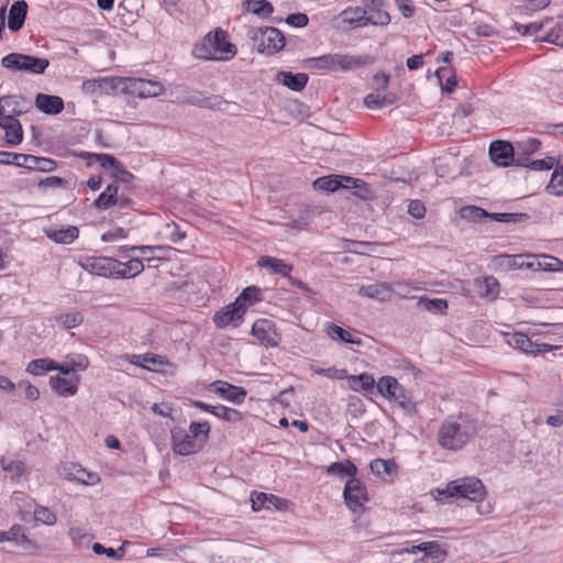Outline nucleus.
Returning <instances> with one entry per match:
<instances>
[{
  "instance_id": "nucleus-1",
  "label": "nucleus",
  "mask_w": 563,
  "mask_h": 563,
  "mask_svg": "<svg viewBox=\"0 0 563 563\" xmlns=\"http://www.w3.org/2000/svg\"><path fill=\"white\" fill-rule=\"evenodd\" d=\"M228 34L222 29L209 32L201 43L196 44L192 54L201 59H231L236 54L235 46L228 40Z\"/></svg>"
},
{
  "instance_id": "nucleus-2",
  "label": "nucleus",
  "mask_w": 563,
  "mask_h": 563,
  "mask_svg": "<svg viewBox=\"0 0 563 563\" xmlns=\"http://www.w3.org/2000/svg\"><path fill=\"white\" fill-rule=\"evenodd\" d=\"M374 63L369 55L325 54L307 60L311 69L327 71H350Z\"/></svg>"
},
{
  "instance_id": "nucleus-3",
  "label": "nucleus",
  "mask_w": 563,
  "mask_h": 563,
  "mask_svg": "<svg viewBox=\"0 0 563 563\" xmlns=\"http://www.w3.org/2000/svg\"><path fill=\"white\" fill-rule=\"evenodd\" d=\"M473 433L470 428L449 418L443 421L438 432V443L441 448L457 451L465 446Z\"/></svg>"
},
{
  "instance_id": "nucleus-4",
  "label": "nucleus",
  "mask_w": 563,
  "mask_h": 563,
  "mask_svg": "<svg viewBox=\"0 0 563 563\" xmlns=\"http://www.w3.org/2000/svg\"><path fill=\"white\" fill-rule=\"evenodd\" d=\"M438 493L449 497L465 498L471 501H481L487 494L482 481L474 476L454 479L448 483L443 490L438 489Z\"/></svg>"
},
{
  "instance_id": "nucleus-5",
  "label": "nucleus",
  "mask_w": 563,
  "mask_h": 563,
  "mask_svg": "<svg viewBox=\"0 0 563 563\" xmlns=\"http://www.w3.org/2000/svg\"><path fill=\"white\" fill-rule=\"evenodd\" d=\"M247 34L257 51L268 56L282 51L285 46L283 33L273 26L252 27Z\"/></svg>"
},
{
  "instance_id": "nucleus-6",
  "label": "nucleus",
  "mask_w": 563,
  "mask_h": 563,
  "mask_svg": "<svg viewBox=\"0 0 563 563\" xmlns=\"http://www.w3.org/2000/svg\"><path fill=\"white\" fill-rule=\"evenodd\" d=\"M378 394L388 400H393L407 412H412L416 408L410 393L398 383L393 376H383L376 384Z\"/></svg>"
},
{
  "instance_id": "nucleus-7",
  "label": "nucleus",
  "mask_w": 563,
  "mask_h": 563,
  "mask_svg": "<svg viewBox=\"0 0 563 563\" xmlns=\"http://www.w3.org/2000/svg\"><path fill=\"white\" fill-rule=\"evenodd\" d=\"M1 65L4 68L25 71L33 75L44 74L49 66V60L43 57H35L21 53H10L2 57Z\"/></svg>"
},
{
  "instance_id": "nucleus-8",
  "label": "nucleus",
  "mask_w": 563,
  "mask_h": 563,
  "mask_svg": "<svg viewBox=\"0 0 563 563\" xmlns=\"http://www.w3.org/2000/svg\"><path fill=\"white\" fill-rule=\"evenodd\" d=\"M346 507L355 515H362L369 500L365 484L356 477L349 478L343 489Z\"/></svg>"
},
{
  "instance_id": "nucleus-9",
  "label": "nucleus",
  "mask_w": 563,
  "mask_h": 563,
  "mask_svg": "<svg viewBox=\"0 0 563 563\" xmlns=\"http://www.w3.org/2000/svg\"><path fill=\"white\" fill-rule=\"evenodd\" d=\"M81 267L90 274L107 278H118L122 275L118 268L121 262L108 256H91L80 263Z\"/></svg>"
},
{
  "instance_id": "nucleus-10",
  "label": "nucleus",
  "mask_w": 563,
  "mask_h": 563,
  "mask_svg": "<svg viewBox=\"0 0 563 563\" xmlns=\"http://www.w3.org/2000/svg\"><path fill=\"white\" fill-rule=\"evenodd\" d=\"M170 440L173 451L183 456L197 453L203 448V440L191 438V434L180 427L170 430Z\"/></svg>"
},
{
  "instance_id": "nucleus-11",
  "label": "nucleus",
  "mask_w": 563,
  "mask_h": 563,
  "mask_svg": "<svg viewBox=\"0 0 563 563\" xmlns=\"http://www.w3.org/2000/svg\"><path fill=\"white\" fill-rule=\"evenodd\" d=\"M251 333L260 344L266 347H275L282 340L275 322L268 319L256 320L252 325Z\"/></svg>"
},
{
  "instance_id": "nucleus-12",
  "label": "nucleus",
  "mask_w": 563,
  "mask_h": 563,
  "mask_svg": "<svg viewBox=\"0 0 563 563\" xmlns=\"http://www.w3.org/2000/svg\"><path fill=\"white\" fill-rule=\"evenodd\" d=\"M164 86L159 81L126 77V95L152 98L162 95Z\"/></svg>"
},
{
  "instance_id": "nucleus-13",
  "label": "nucleus",
  "mask_w": 563,
  "mask_h": 563,
  "mask_svg": "<svg viewBox=\"0 0 563 563\" xmlns=\"http://www.w3.org/2000/svg\"><path fill=\"white\" fill-rule=\"evenodd\" d=\"M490 159L498 166H517V159L521 156L516 155L515 145L508 141H494L489 146Z\"/></svg>"
},
{
  "instance_id": "nucleus-14",
  "label": "nucleus",
  "mask_w": 563,
  "mask_h": 563,
  "mask_svg": "<svg viewBox=\"0 0 563 563\" xmlns=\"http://www.w3.org/2000/svg\"><path fill=\"white\" fill-rule=\"evenodd\" d=\"M244 316L243 309L238 306V302L233 301L218 310L213 314L212 321L219 329H224L229 325L238 328L242 324Z\"/></svg>"
},
{
  "instance_id": "nucleus-15",
  "label": "nucleus",
  "mask_w": 563,
  "mask_h": 563,
  "mask_svg": "<svg viewBox=\"0 0 563 563\" xmlns=\"http://www.w3.org/2000/svg\"><path fill=\"white\" fill-rule=\"evenodd\" d=\"M11 542L27 553L36 551V543L26 536L22 525H13L8 531H0V543Z\"/></svg>"
},
{
  "instance_id": "nucleus-16",
  "label": "nucleus",
  "mask_w": 563,
  "mask_h": 563,
  "mask_svg": "<svg viewBox=\"0 0 563 563\" xmlns=\"http://www.w3.org/2000/svg\"><path fill=\"white\" fill-rule=\"evenodd\" d=\"M357 178L341 175H329L319 177L313 181V188L316 190L334 192L339 188H356Z\"/></svg>"
},
{
  "instance_id": "nucleus-17",
  "label": "nucleus",
  "mask_w": 563,
  "mask_h": 563,
  "mask_svg": "<svg viewBox=\"0 0 563 563\" xmlns=\"http://www.w3.org/2000/svg\"><path fill=\"white\" fill-rule=\"evenodd\" d=\"M59 474L69 482H77L84 485H93L100 481L96 473H90L75 463H65L59 468Z\"/></svg>"
},
{
  "instance_id": "nucleus-18",
  "label": "nucleus",
  "mask_w": 563,
  "mask_h": 563,
  "mask_svg": "<svg viewBox=\"0 0 563 563\" xmlns=\"http://www.w3.org/2000/svg\"><path fill=\"white\" fill-rule=\"evenodd\" d=\"M211 387H213V391L221 398L231 401L235 405L243 404L247 395L246 390L243 387L235 386L222 380H217L212 383Z\"/></svg>"
},
{
  "instance_id": "nucleus-19",
  "label": "nucleus",
  "mask_w": 563,
  "mask_h": 563,
  "mask_svg": "<svg viewBox=\"0 0 563 563\" xmlns=\"http://www.w3.org/2000/svg\"><path fill=\"white\" fill-rule=\"evenodd\" d=\"M0 128L4 130V139L9 145H19L23 141L22 124L13 115L0 113Z\"/></svg>"
},
{
  "instance_id": "nucleus-20",
  "label": "nucleus",
  "mask_w": 563,
  "mask_h": 563,
  "mask_svg": "<svg viewBox=\"0 0 563 563\" xmlns=\"http://www.w3.org/2000/svg\"><path fill=\"white\" fill-rule=\"evenodd\" d=\"M365 4L363 8L368 11L367 21L371 25L386 26L390 23V15L383 8L385 0H362Z\"/></svg>"
},
{
  "instance_id": "nucleus-21",
  "label": "nucleus",
  "mask_w": 563,
  "mask_h": 563,
  "mask_svg": "<svg viewBox=\"0 0 563 563\" xmlns=\"http://www.w3.org/2000/svg\"><path fill=\"white\" fill-rule=\"evenodd\" d=\"M368 11L363 7H349L340 14L341 21L349 26V29L364 27L369 24L367 21Z\"/></svg>"
},
{
  "instance_id": "nucleus-22",
  "label": "nucleus",
  "mask_w": 563,
  "mask_h": 563,
  "mask_svg": "<svg viewBox=\"0 0 563 563\" xmlns=\"http://www.w3.org/2000/svg\"><path fill=\"white\" fill-rule=\"evenodd\" d=\"M51 387L57 395L62 397L74 396L78 390L79 377L71 375L64 377L60 375L52 376L49 379Z\"/></svg>"
},
{
  "instance_id": "nucleus-23",
  "label": "nucleus",
  "mask_w": 563,
  "mask_h": 563,
  "mask_svg": "<svg viewBox=\"0 0 563 563\" xmlns=\"http://www.w3.org/2000/svg\"><path fill=\"white\" fill-rule=\"evenodd\" d=\"M358 295L371 299L386 301L390 299L393 295V288L387 283L363 285L358 289Z\"/></svg>"
},
{
  "instance_id": "nucleus-24",
  "label": "nucleus",
  "mask_w": 563,
  "mask_h": 563,
  "mask_svg": "<svg viewBox=\"0 0 563 563\" xmlns=\"http://www.w3.org/2000/svg\"><path fill=\"white\" fill-rule=\"evenodd\" d=\"M35 104L45 114H58L64 109V100L58 96L37 93Z\"/></svg>"
},
{
  "instance_id": "nucleus-25",
  "label": "nucleus",
  "mask_w": 563,
  "mask_h": 563,
  "mask_svg": "<svg viewBox=\"0 0 563 563\" xmlns=\"http://www.w3.org/2000/svg\"><path fill=\"white\" fill-rule=\"evenodd\" d=\"M89 366V360L82 354L67 355L63 363H57V371L63 375H69L73 372L85 371Z\"/></svg>"
},
{
  "instance_id": "nucleus-26",
  "label": "nucleus",
  "mask_w": 563,
  "mask_h": 563,
  "mask_svg": "<svg viewBox=\"0 0 563 563\" xmlns=\"http://www.w3.org/2000/svg\"><path fill=\"white\" fill-rule=\"evenodd\" d=\"M27 13V3L24 0L15 1L10 10L8 18V26L11 31H19L22 29L25 16Z\"/></svg>"
},
{
  "instance_id": "nucleus-27",
  "label": "nucleus",
  "mask_w": 563,
  "mask_h": 563,
  "mask_svg": "<svg viewBox=\"0 0 563 563\" xmlns=\"http://www.w3.org/2000/svg\"><path fill=\"white\" fill-rule=\"evenodd\" d=\"M44 233L49 240L54 241L55 243L70 244L78 238L79 230L77 227L69 225L68 228L65 229H44Z\"/></svg>"
},
{
  "instance_id": "nucleus-28",
  "label": "nucleus",
  "mask_w": 563,
  "mask_h": 563,
  "mask_svg": "<svg viewBox=\"0 0 563 563\" xmlns=\"http://www.w3.org/2000/svg\"><path fill=\"white\" fill-rule=\"evenodd\" d=\"M276 78L278 82L292 91H301L309 80L308 75L305 73L292 74L290 71H279Z\"/></svg>"
},
{
  "instance_id": "nucleus-29",
  "label": "nucleus",
  "mask_w": 563,
  "mask_h": 563,
  "mask_svg": "<svg viewBox=\"0 0 563 563\" xmlns=\"http://www.w3.org/2000/svg\"><path fill=\"white\" fill-rule=\"evenodd\" d=\"M257 265L262 268L268 269L273 274H279L282 276H289L292 271V266L290 264L267 255L261 256L257 260Z\"/></svg>"
},
{
  "instance_id": "nucleus-30",
  "label": "nucleus",
  "mask_w": 563,
  "mask_h": 563,
  "mask_svg": "<svg viewBox=\"0 0 563 563\" xmlns=\"http://www.w3.org/2000/svg\"><path fill=\"white\" fill-rule=\"evenodd\" d=\"M397 101V96L393 92H371L364 98V104L368 109H382L394 104Z\"/></svg>"
},
{
  "instance_id": "nucleus-31",
  "label": "nucleus",
  "mask_w": 563,
  "mask_h": 563,
  "mask_svg": "<svg viewBox=\"0 0 563 563\" xmlns=\"http://www.w3.org/2000/svg\"><path fill=\"white\" fill-rule=\"evenodd\" d=\"M262 300V289L257 286H249L234 300L246 313L247 309Z\"/></svg>"
},
{
  "instance_id": "nucleus-32",
  "label": "nucleus",
  "mask_w": 563,
  "mask_h": 563,
  "mask_svg": "<svg viewBox=\"0 0 563 563\" xmlns=\"http://www.w3.org/2000/svg\"><path fill=\"white\" fill-rule=\"evenodd\" d=\"M99 85L100 93L121 92L126 95V77H99Z\"/></svg>"
},
{
  "instance_id": "nucleus-33",
  "label": "nucleus",
  "mask_w": 563,
  "mask_h": 563,
  "mask_svg": "<svg viewBox=\"0 0 563 563\" xmlns=\"http://www.w3.org/2000/svg\"><path fill=\"white\" fill-rule=\"evenodd\" d=\"M188 101L195 106L218 109L221 111H229L231 106L236 107L235 103L231 104L228 101L220 100L217 97H205L201 93H197L195 96L189 97Z\"/></svg>"
},
{
  "instance_id": "nucleus-34",
  "label": "nucleus",
  "mask_w": 563,
  "mask_h": 563,
  "mask_svg": "<svg viewBox=\"0 0 563 563\" xmlns=\"http://www.w3.org/2000/svg\"><path fill=\"white\" fill-rule=\"evenodd\" d=\"M532 261L533 271L563 272V262L552 255H534Z\"/></svg>"
},
{
  "instance_id": "nucleus-35",
  "label": "nucleus",
  "mask_w": 563,
  "mask_h": 563,
  "mask_svg": "<svg viewBox=\"0 0 563 563\" xmlns=\"http://www.w3.org/2000/svg\"><path fill=\"white\" fill-rule=\"evenodd\" d=\"M547 191L554 196L563 195V157H558Z\"/></svg>"
},
{
  "instance_id": "nucleus-36",
  "label": "nucleus",
  "mask_w": 563,
  "mask_h": 563,
  "mask_svg": "<svg viewBox=\"0 0 563 563\" xmlns=\"http://www.w3.org/2000/svg\"><path fill=\"white\" fill-rule=\"evenodd\" d=\"M243 5L247 12H251L264 20L271 19L274 12L273 4L267 0H246Z\"/></svg>"
},
{
  "instance_id": "nucleus-37",
  "label": "nucleus",
  "mask_w": 563,
  "mask_h": 563,
  "mask_svg": "<svg viewBox=\"0 0 563 563\" xmlns=\"http://www.w3.org/2000/svg\"><path fill=\"white\" fill-rule=\"evenodd\" d=\"M558 158L553 156H545L542 159H530L529 157H520V159H517V166L518 167H526L531 170H550L554 167Z\"/></svg>"
},
{
  "instance_id": "nucleus-38",
  "label": "nucleus",
  "mask_w": 563,
  "mask_h": 563,
  "mask_svg": "<svg viewBox=\"0 0 563 563\" xmlns=\"http://www.w3.org/2000/svg\"><path fill=\"white\" fill-rule=\"evenodd\" d=\"M350 387L354 391H364V393H372L374 387L376 386L375 378L372 374L368 373H362L356 376H350L349 377Z\"/></svg>"
},
{
  "instance_id": "nucleus-39",
  "label": "nucleus",
  "mask_w": 563,
  "mask_h": 563,
  "mask_svg": "<svg viewBox=\"0 0 563 563\" xmlns=\"http://www.w3.org/2000/svg\"><path fill=\"white\" fill-rule=\"evenodd\" d=\"M532 257L534 255L531 254H517V255H499L498 258L501 261H507V265L509 268L520 269V268H529L533 271V261Z\"/></svg>"
},
{
  "instance_id": "nucleus-40",
  "label": "nucleus",
  "mask_w": 563,
  "mask_h": 563,
  "mask_svg": "<svg viewBox=\"0 0 563 563\" xmlns=\"http://www.w3.org/2000/svg\"><path fill=\"white\" fill-rule=\"evenodd\" d=\"M327 333L333 340H339L344 343H351V344H356V345L362 344V340L360 338L355 339L350 331L341 328L340 325H338L335 323L327 324Z\"/></svg>"
},
{
  "instance_id": "nucleus-41",
  "label": "nucleus",
  "mask_w": 563,
  "mask_h": 563,
  "mask_svg": "<svg viewBox=\"0 0 563 563\" xmlns=\"http://www.w3.org/2000/svg\"><path fill=\"white\" fill-rule=\"evenodd\" d=\"M118 187L115 185H109L103 192L96 199L93 206L99 210L103 211L110 207L115 206L117 202Z\"/></svg>"
},
{
  "instance_id": "nucleus-42",
  "label": "nucleus",
  "mask_w": 563,
  "mask_h": 563,
  "mask_svg": "<svg viewBox=\"0 0 563 563\" xmlns=\"http://www.w3.org/2000/svg\"><path fill=\"white\" fill-rule=\"evenodd\" d=\"M516 155L529 157L537 153L541 147V141L534 137H528L515 142Z\"/></svg>"
},
{
  "instance_id": "nucleus-43",
  "label": "nucleus",
  "mask_w": 563,
  "mask_h": 563,
  "mask_svg": "<svg viewBox=\"0 0 563 563\" xmlns=\"http://www.w3.org/2000/svg\"><path fill=\"white\" fill-rule=\"evenodd\" d=\"M49 371H57V363L51 358H36L26 366L29 374L40 376Z\"/></svg>"
},
{
  "instance_id": "nucleus-44",
  "label": "nucleus",
  "mask_w": 563,
  "mask_h": 563,
  "mask_svg": "<svg viewBox=\"0 0 563 563\" xmlns=\"http://www.w3.org/2000/svg\"><path fill=\"white\" fill-rule=\"evenodd\" d=\"M357 467L351 461L333 462L327 468L329 475L339 476L341 478L345 476H350V478L355 477Z\"/></svg>"
},
{
  "instance_id": "nucleus-45",
  "label": "nucleus",
  "mask_w": 563,
  "mask_h": 563,
  "mask_svg": "<svg viewBox=\"0 0 563 563\" xmlns=\"http://www.w3.org/2000/svg\"><path fill=\"white\" fill-rule=\"evenodd\" d=\"M118 271L121 274H124V275H119V279L120 278H122V279L133 278L144 271V264L141 258L134 257V258L129 260L125 263L121 262V266H120V268H118Z\"/></svg>"
},
{
  "instance_id": "nucleus-46",
  "label": "nucleus",
  "mask_w": 563,
  "mask_h": 563,
  "mask_svg": "<svg viewBox=\"0 0 563 563\" xmlns=\"http://www.w3.org/2000/svg\"><path fill=\"white\" fill-rule=\"evenodd\" d=\"M23 98H19L16 96H4L0 98V113H4V109L9 108V113L7 115H13V118H18L22 115L25 111L21 108L20 101Z\"/></svg>"
},
{
  "instance_id": "nucleus-47",
  "label": "nucleus",
  "mask_w": 563,
  "mask_h": 563,
  "mask_svg": "<svg viewBox=\"0 0 563 563\" xmlns=\"http://www.w3.org/2000/svg\"><path fill=\"white\" fill-rule=\"evenodd\" d=\"M55 321L63 329L70 330L82 323L84 316L79 311H71L56 316Z\"/></svg>"
},
{
  "instance_id": "nucleus-48",
  "label": "nucleus",
  "mask_w": 563,
  "mask_h": 563,
  "mask_svg": "<svg viewBox=\"0 0 563 563\" xmlns=\"http://www.w3.org/2000/svg\"><path fill=\"white\" fill-rule=\"evenodd\" d=\"M499 294V283L494 276L485 277L479 285V296L494 300Z\"/></svg>"
},
{
  "instance_id": "nucleus-49",
  "label": "nucleus",
  "mask_w": 563,
  "mask_h": 563,
  "mask_svg": "<svg viewBox=\"0 0 563 563\" xmlns=\"http://www.w3.org/2000/svg\"><path fill=\"white\" fill-rule=\"evenodd\" d=\"M509 344L523 353L533 354L536 342L531 340L527 334L521 332H516L512 334Z\"/></svg>"
},
{
  "instance_id": "nucleus-50",
  "label": "nucleus",
  "mask_w": 563,
  "mask_h": 563,
  "mask_svg": "<svg viewBox=\"0 0 563 563\" xmlns=\"http://www.w3.org/2000/svg\"><path fill=\"white\" fill-rule=\"evenodd\" d=\"M423 555L430 563H441L446 558V551L435 541L427 542Z\"/></svg>"
},
{
  "instance_id": "nucleus-51",
  "label": "nucleus",
  "mask_w": 563,
  "mask_h": 563,
  "mask_svg": "<svg viewBox=\"0 0 563 563\" xmlns=\"http://www.w3.org/2000/svg\"><path fill=\"white\" fill-rule=\"evenodd\" d=\"M460 216L466 221L477 223L488 219L489 212L476 206H466L460 210Z\"/></svg>"
},
{
  "instance_id": "nucleus-52",
  "label": "nucleus",
  "mask_w": 563,
  "mask_h": 563,
  "mask_svg": "<svg viewBox=\"0 0 563 563\" xmlns=\"http://www.w3.org/2000/svg\"><path fill=\"white\" fill-rule=\"evenodd\" d=\"M26 159V162L29 163L26 169L38 172H52L56 167V162L49 158L31 155V157Z\"/></svg>"
},
{
  "instance_id": "nucleus-53",
  "label": "nucleus",
  "mask_w": 563,
  "mask_h": 563,
  "mask_svg": "<svg viewBox=\"0 0 563 563\" xmlns=\"http://www.w3.org/2000/svg\"><path fill=\"white\" fill-rule=\"evenodd\" d=\"M251 501H252V509L254 511H260L263 508L269 507V506H266V503L275 505V501H280V499L278 497H276L275 495H268L266 493L253 492L251 495Z\"/></svg>"
},
{
  "instance_id": "nucleus-54",
  "label": "nucleus",
  "mask_w": 563,
  "mask_h": 563,
  "mask_svg": "<svg viewBox=\"0 0 563 563\" xmlns=\"http://www.w3.org/2000/svg\"><path fill=\"white\" fill-rule=\"evenodd\" d=\"M216 417L221 418L228 422H240L243 419V415L233 408H229L222 405H219L218 408H216Z\"/></svg>"
},
{
  "instance_id": "nucleus-55",
  "label": "nucleus",
  "mask_w": 563,
  "mask_h": 563,
  "mask_svg": "<svg viewBox=\"0 0 563 563\" xmlns=\"http://www.w3.org/2000/svg\"><path fill=\"white\" fill-rule=\"evenodd\" d=\"M418 305L427 311L440 312V313L444 312L448 308L446 300L441 299V298H435V299L421 298L419 300Z\"/></svg>"
},
{
  "instance_id": "nucleus-56",
  "label": "nucleus",
  "mask_w": 563,
  "mask_h": 563,
  "mask_svg": "<svg viewBox=\"0 0 563 563\" xmlns=\"http://www.w3.org/2000/svg\"><path fill=\"white\" fill-rule=\"evenodd\" d=\"M188 432L191 434L194 439L203 440V444L208 440V435L210 432V424L207 421L203 422H191L189 426Z\"/></svg>"
},
{
  "instance_id": "nucleus-57",
  "label": "nucleus",
  "mask_w": 563,
  "mask_h": 563,
  "mask_svg": "<svg viewBox=\"0 0 563 563\" xmlns=\"http://www.w3.org/2000/svg\"><path fill=\"white\" fill-rule=\"evenodd\" d=\"M526 218H527L526 213H519V212H514V213L512 212H489V216H488V219H492L497 222H504V223H509V222L515 223V222H519Z\"/></svg>"
},
{
  "instance_id": "nucleus-58",
  "label": "nucleus",
  "mask_w": 563,
  "mask_h": 563,
  "mask_svg": "<svg viewBox=\"0 0 563 563\" xmlns=\"http://www.w3.org/2000/svg\"><path fill=\"white\" fill-rule=\"evenodd\" d=\"M34 519L35 521L45 523V525H55L56 516L48 508L43 506H37L34 510Z\"/></svg>"
},
{
  "instance_id": "nucleus-59",
  "label": "nucleus",
  "mask_w": 563,
  "mask_h": 563,
  "mask_svg": "<svg viewBox=\"0 0 563 563\" xmlns=\"http://www.w3.org/2000/svg\"><path fill=\"white\" fill-rule=\"evenodd\" d=\"M451 69L448 67H441L437 70V76L440 80H443L445 78V86L442 87V90H445L446 92H452L456 86V79L455 76L451 74Z\"/></svg>"
},
{
  "instance_id": "nucleus-60",
  "label": "nucleus",
  "mask_w": 563,
  "mask_h": 563,
  "mask_svg": "<svg viewBox=\"0 0 563 563\" xmlns=\"http://www.w3.org/2000/svg\"><path fill=\"white\" fill-rule=\"evenodd\" d=\"M538 41L563 46V30L560 25H555L544 36L538 38Z\"/></svg>"
},
{
  "instance_id": "nucleus-61",
  "label": "nucleus",
  "mask_w": 563,
  "mask_h": 563,
  "mask_svg": "<svg viewBox=\"0 0 563 563\" xmlns=\"http://www.w3.org/2000/svg\"><path fill=\"white\" fill-rule=\"evenodd\" d=\"M1 464L2 470L9 473L12 478L20 477L25 471V465L21 461H10L9 463L2 461Z\"/></svg>"
},
{
  "instance_id": "nucleus-62",
  "label": "nucleus",
  "mask_w": 563,
  "mask_h": 563,
  "mask_svg": "<svg viewBox=\"0 0 563 563\" xmlns=\"http://www.w3.org/2000/svg\"><path fill=\"white\" fill-rule=\"evenodd\" d=\"M92 550L96 554H106L110 559L121 560L123 558V549L120 548L118 550L113 548H104L101 543H93Z\"/></svg>"
},
{
  "instance_id": "nucleus-63",
  "label": "nucleus",
  "mask_w": 563,
  "mask_h": 563,
  "mask_svg": "<svg viewBox=\"0 0 563 563\" xmlns=\"http://www.w3.org/2000/svg\"><path fill=\"white\" fill-rule=\"evenodd\" d=\"M394 463L383 459H375L371 462V471L376 475L388 474L391 471Z\"/></svg>"
},
{
  "instance_id": "nucleus-64",
  "label": "nucleus",
  "mask_w": 563,
  "mask_h": 563,
  "mask_svg": "<svg viewBox=\"0 0 563 563\" xmlns=\"http://www.w3.org/2000/svg\"><path fill=\"white\" fill-rule=\"evenodd\" d=\"M128 234H129L128 230H125L123 228H115V229L104 232L101 235V241L102 242H113L117 240L126 239Z\"/></svg>"
}]
</instances>
